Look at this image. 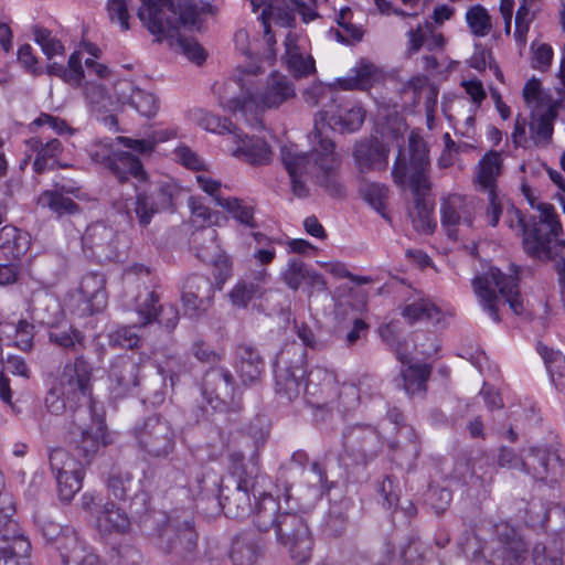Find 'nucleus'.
Listing matches in <instances>:
<instances>
[{
    "label": "nucleus",
    "instance_id": "11",
    "mask_svg": "<svg viewBox=\"0 0 565 565\" xmlns=\"http://www.w3.org/2000/svg\"><path fill=\"white\" fill-rule=\"evenodd\" d=\"M408 146L409 162L406 163L399 151L392 170L393 180L398 185H405L408 182V186H417L423 191L430 186L428 149L424 139L416 135H411Z\"/></svg>",
    "mask_w": 565,
    "mask_h": 565
},
{
    "label": "nucleus",
    "instance_id": "26",
    "mask_svg": "<svg viewBox=\"0 0 565 565\" xmlns=\"http://www.w3.org/2000/svg\"><path fill=\"white\" fill-rule=\"evenodd\" d=\"M135 191L136 201L134 211L142 226H147L150 223L154 212L172 209L173 206L174 186L171 184L160 186L154 202H150L146 190L142 189L141 185H135Z\"/></svg>",
    "mask_w": 565,
    "mask_h": 565
},
{
    "label": "nucleus",
    "instance_id": "58",
    "mask_svg": "<svg viewBox=\"0 0 565 565\" xmlns=\"http://www.w3.org/2000/svg\"><path fill=\"white\" fill-rule=\"evenodd\" d=\"M466 21L473 35H487L491 32V17L481 4H476L466 12Z\"/></svg>",
    "mask_w": 565,
    "mask_h": 565
},
{
    "label": "nucleus",
    "instance_id": "61",
    "mask_svg": "<svg viewBox=\"0 0 565 565\" xmlns=\"http://www.w3.org/2000/svg\"><path fill=\"white\" fill-rule=\"evenodd\" d=\"M84 475L55 476L57 493L61 501L68 503L73 500L74 495L82 489Z\"/></svg>",
    "mask_w": 565,
    "mask_h": 565
},
{
    "label": "nucleus",
    "instance_id": "43",
    "mask_svg": "<svg viewBox=\"0 0 565 565\" xmlns=\"http://www.w3.org/2000/svg\"><path fill=\"white\" fill-rule=\"evenodd\" d=\"M96 521L100 529L109 533L125 534L130 530L129 516L110 500L105 501V505Z\"/></svg>",
    "mask_w": 565,
    "mask_h": 565
},
{
    "label": "nucleus",
    "instance_id": "55",
    "mask_svg": "<svg viewBox=\"0 0 565 565\" xmlns=\"http://www.w3.org/2000/svg\"><path fill=\"white\" fill-rule=\"evenodd\" d=\"M106 483L107 490L114 499L125 501L132 491L134 477L129 471L113 468Z\"/></svg>",
    "mask_w": 565,
    "mask_h": 565
},
{
    "label": "nucleus",
    "instance_id": "13",
    "mask_svg": "<svg viewBox=\"0 0 565 565\" xmlns=\"http://www.w3.org/2000/svg\"><path fill=\"white\" fill-rule=\"evenodd\" d=\"M86 413L89 414L92 424L81 430L72 445L76 457L85 465H90L102 450L111 444V438L105 424L102 404L90 403V409Z\"/></svg>",
    "mask_w": 565,
    "mask_h": 565
},
{
    "label": "nucleus",
    "instance_id": "27",
    "mask_svg": "<svg viewBox=\"0 0 565 565\" xmlns=\"http://www.w3.org/2000/svg\"><path fill=\"white\" fill-rule=\"evenodd\" d=\"M60 563L56 565H87L96 562V554L75 530H66L58 548Z\"/></svg>",
    "mask_w": 565,
    "mask_h": 565
},
{
    "label": "nucleus",
    "instance_id": "9",
    "mask_svg": "<svg viewBox=\"0 0 565 565\" xmlns=\"http://www.w3.org/2000/svg\"><path fill=\"white\" fill-rule=\"evenodd\" d=\"M307 375V369L300 355L292 364L278 366L276 371V394L286 403L292 402L300 396L302 390V381ZM322 380L326 385L334 383V374L324 369H313L308 373V381L305 387L307 395L313 396L316 392H311V386L316 381Z\"/></svg>",
    "mask_w": 565,
    "mask_h": 565
},
{
    "label": "nucleus",
    "instance_id": "59",
    "mask_svg": "<svg viewBox=\"0 0 565 565\" xmlns=\"http://www.w3.org/2000/svg\"><path fill=\"white\" fill-rule=\"evenodd\" d=\"M30 552V541H19L17 546L12 548L2 547V551H0V565H31Z\"/></svg>",
    "mask_w": 565,
    "mask_h": 565
},
{
    "label": "nucleus",
    "instance_id": "44",
    "mask_svg": "<svg viewBox=\"0 0 565 565\" xmlns=\"http://www.w3.org/2000/svg\"><path fill=\"white\" fill-rule=\"evenodd\" d=\"M29 241L19 228L4 225L0 228V250L6 259L20 260L28 249Z\"/></svg>",
    "mask_w": 565,
    "mask_h": 565
},
{
    "label": "nucleus",
    "instance_id": "62",
    "mask_svg": "<svg viewBox=\"0 0 565 565\" xmlns=\"http://www.w3.org/2000/svg\"><path fill=\"white\" fill-rule=\"evenodd\" d=\"M35 522L42 536L46 542L55 544L56 550L58 548L60 541L64 537L66 530H72L71 527H63L61 524L44 515L36 516Z\"/></svg>",
    "mask_w": 565,
    "mask_h": 565
},
{
    "label": "nucleus",
    "instance_id": "60",
    "mask_svg": "<svg viewBox=\"0 0 565 565\" xmlns=\"http://www.w3.org/2000/svg\"><path fill=\"white\" fill-rule=\"evenodd\" d=\"M364 199L367 203L380 213L385 220L390 221L386 213L388 201V189L384 184L371 183L367 184L363 191Z\"/></svg>",
    "mask_w": 565,
    "mask_h": 565
},
{
    "label": "nucleus",
    "instance_id": "49",
    "mask_svg": "<svg viewBox=\"0 0 565 565\" xmlns=\"http://www.w3.org/2000/svg\"><path fill=\"white\" fill-rule=\"evenodd\" d=\"M13 507L0 505V551L2 547H14L19 541H29L15 520L12 519Z\"/></svg>",
    "mask_w": 565,
    "mask_h": 565
},
{
    "label": "nucleus",
    "instance_id": "47",
    "mask_svg": "<svg viewBox=\"0 0 565 565\" xmlns=\"http://www.w3.org/2000/svg\"><path fill=\"white\" fill-rule=\"evenodd\" d=\"M38 204L49 209L57 217L74 215L79 212V205L62 192L46 190L38 198Z\"/></svg>",
    "mask_w": 565,
    "mask_h": 565
},
{
    "label": "nucleus",
    "instance_id": "30",
    "mask_svg": "<svg viewBox=\"0 0 565 565\" xmlns=\"http://www.w3.org/2000/svg\"><path fill=\"white\" fill-rule=\"evenodd\" d=\"M353 156L361 172L382 170L387 166L388 149L379 139H365L355 145Z\"/></svg>",
    "mask_w": 565,
    "mask_h": 565
},
{
    "label": "nucleus",
    "instance_id": "7",
    "mask_svg": "<svg viewBox=\"0 0 565 565\" xmlns=\"http://www.w3.org/2000/svg\"><path fill=\"white\" fill-rule=\"evenodd\" d=\"M518 274L505 275L499 268L491 267L484 274L472 280V287L483 309L493 321L499 322L500 303H509L515 315L523 311V302L520 298Z\"/></svg>",
    "mask_w": 565,
    "mask_h": 565
},
{
    "label": "nucleus",
    "instance_id": "45",
    "mask_svg": "<svg viewBox=\"0 0 565 565\" xmlns=\"http://www.w3.org/2000/svg\"><path fill=\"white\" fill-rule=\"evenodd\" d=\"M556 117L557 109L554 106L547 107L543 113L532 115L529 126L531 138L535 145H548L551 142Z\"/></svg>",
    "mask_w": 565,
    "mask_h": 565
},
{
    "label": "nucleus",
    "instance_id": "53",
    "mask_svg": "<svg viewBox=\"0 0 565 565\" xmlns=\"http://www.w3.org/2000/svg\"><path fill=\"white\" fill-rule=\"evenodd\" d=\"M402 316L413 324L417 321H438L440 310L428 299H418L404 307Z\"/></svg>",
    "mask_w": 565,
    "mask_h": 565
},
{
    "label": "nucleus",
    "instance_id": "18",
    "mask_svg": "<svg viewBox=\"0 0 565 565\" xmlns=\"http://www.w3.org/2000/svg\"><path fill=\"white\" fill-rule=\"evenodd\" d=\"M82 244L83 248L99 263L114 262L119 257L118 234L103 222L87 226L82 236Z\"/></svg>",
    "mask_w": 565,
    "mask_h": 565
},
{
    "label": "nucleus",
    "instance_id": "1",
    "mask_svg": "<svg viewBox=\"0 0 565 565\" xmlns=\"http://www.w3.org/2000/svg\"><path fill=\"white\" fill-rule=\"evenodd\" d=\"M333 105L329 110H320L315 118V128L309 135L312 149L301 152L295 146H282L280 157L291 182L296 196L306 198L309 194L306 180L311 179L332 198H344L345 186L341 180L340 158L334 152V142L322 136L318 121H327L328 126L341 134L359 130L365 119V110L356 102H345Z\"/></svg>",
    "mask_w": 565,
    "mask_h": 565
},
{
    "label": "nucleus",
    "instance_id": "22",
    "mask_svg": "<svg viewBox=\"0 0 565 565\" xmlns=\"http://www.w3.org/2000/svg\"><path fill=\"white\" fill-rule=\"evenodd\" d=\"M202 393L210 404L214 401L216 402V405L213 406L214 408L230 404H233L236 409L241 408L234 401V379L226 369L212 367L207 370L202 381Z\"/></svg>",
    "mask_w": 565,
    "mask_h": 565
},
{
    "label": "nucleus",
    "instance_id": "17",
    "mask_svg": "<svg viewBox=\"0 0 565 565\" xmlns=\"http://www.w3.org/2000/svg\"><path fill=\"white\" fill-rule=\"evenodd\" d=\"M522 468L534 480L548 484L556 483L564 471L559 455L547 447H531L522 457Z\"/></svg>",
    "mask_w": 565,
    "mask_h": 565
},
{
    "label": "nucleus",
    "instance_id": "37",
    "mask_svg": "<svg viewBox=\"0 0 565 565\" xmlns=\"http://www.w3.org/2000/svg\"><path fill=\"white\" fill-rule=\"evenodd\" d=\"M414 195V211L411 212L413 225L417 231L431 233L436 227L433 218V203L427 199L430 186L419 191L417 186H409Z\"/></svg>",
    "mask_w": 565,
    "mask_h": 565
},
{
    "label": "nucleus",
    "instance_id": "40",
    "mask_svg": "<svg viewBox=\"0 0 565 565\" xmlns=\"http://www.w3.org/2000/svg\"><path fill=\"white\" fill-rule=\"evenodd\" d=\"M238 370L242 381L252 384L259 380L265 363L259 353L249 345H239L236 350Z\"/></svg>",
    "mask_w": 565,
    "mask_h": 565
},
{
    "label": "nucleus",
    "instance_id": "34",
    "mask_svg": "<svg viewBox=\"0 0 565 565\" xmlns=\"http://www.w3.org/2000/svg\"><path fill=\"white\" fill-rule=\"evenodd\" d=\"M383 78V72L373 63L361 60L345 77L339 78L338 84L342 89H369Z\"/></svg>",
    "mask_w": 565,
    "mask_h": 565
},
{
    "label": "nucleus",
    "instance_id": "52",
    "mask_svg": "<svg viewBox=\"0 0 565 565\" xmlns=\"http://www.w3.org/2000/svg\"><path fill=\"white\" fill-rule=\"evenodd\" d=\"M105 277L99 273H88L81 281L79 289L84 297L97 306V310L106 305Z\"/></svg>",
    "mask_w": 565,
    "mask_h": 565
},
{
    "label": "nucleus",
    "instance_id": "46",
    "mask_svg": "<svg viewBox=\"0 0 565 565\" xmlns=\"http://www.w3.org/2000/svg\"><path fill=\"white\" fill-rule=\"evenodd\" d=\"M502 157L498 151L486 153L478 164L477 180L483 190H495L497 178L501 174Z\"/></svg>",
    "mask_w": 565,
    "mask_h": 565
},
{
    "label": "nucleus",
    "instance_id": "38",
    "mask_svg": "<svg viewBox=\"0 0 565 565\" xmlns=\"http://www.w3.org/2000/svg\"><path fill=\"white\" fill-rule=\"evenodd\" d=\"M215 8L202 0L179 4V28L184 26L190 32H202L206 15H213Z\"/></svg>",
    "mask_w": 565,
    "mask_h": 565
},
{
    "label": "nucleus",
    "instance_id": "39",
    "mask_svg": "<svg viewBox=\"0 0 565 565\" xmlns=\"http://www.w3.org/2000/svg\"><path fill=\"white\" fill-rule=\"evenodd\" d=\"M280 503L271 495L264 493L252 509L253 522L259 532L274 530L281 513Z\"/></svg>",
    "mask_w": 565,
    "mask_h": 565
},
{
    "label": "nucleus",
    "instance_id": "12",
    "mask_svg": "<svg viewBox=\"0 0 565 565\" xmlns=\"http://www.w3.org/2000/svg\"><path fill=\"white\" fill-rule=\"evenodd\" d=\"M132 434L138 448L150 457H166L174 448L173 426L160 415L147 417L136 424Z\"/></svg>",
    "mask_w": 565,
    "mask_h": 565
},
{
    "label": "nucleus",
    "instance_id": "57",
    "mask_svg": "<svg viewBox=\"0 0 565 565\" xmlns=\"http://www.w3.org/2000/svg\"><path fill=\"white\" fill-rule=\"evenodd\" d=\"M85 95L92 106V110L96 114L108 113L115 109V102L100 84L88 82L85 86Z\"/></svg>",
    "mask_w": 565,
    "mask_h": 565
},
{
    "label": "nucleus",
    "instance_id": "50",
    "mask_svg": "<svg viewBox=\"0 0 565 565\" xmlns=\"http://www.w3.org/2000/svg\"><path fill=\"white\" fill-rule=\"evenodd\" d=\"M47 73L61 77L71 85H81L85 77L81 52L75 51L71 54L67 66L58 63L50 64L47 66Z\"/></svg>",
    "mask_w": 565,
    "mask_h": 565
},
{
    "label": "nucleus",
    "instance_id": "36",
    "mask_svg": "<svg viewBox=\"0 0 565 565\" xmlns=\"http://www.w3.org/2000/svg\"><path fill=\"white\" fill-rule=\"evenodd\" d=\"M228 471L236 486L254 489L259 472L257 455L246 460L242 452L232 451L228 455Z\"/></svg>",
    "mask_w": 565,
    "mask_h": 565
},
{
    "label": "nucleus",
    "instance_id": "21",
    "mask_svg": "<svg viewBox=\"0 0 565 565\" xmlns=\"http://www.w3.org/2000/svg\"><path fill=\"white\" fill-rule=\"evenodd\" d=\"M269 280L270 274L265 267L249 270L228 291L231 305L237 309H245L252 301L262 299L267 292L266 285Z\"/></svg>",
    "mask_w": 565,
    "mask_h": 565
},
{
    "label": "nucleus",
    "instance_id": "23",
    "mask_svg": "<svg viewBox=\"0 0 565 565\" xmlns=\"http://www.w3.org/2000/svg\"><path fill=\"white\" fill-rule=\"evenodd\" d=\"M140 365V359L128 354L118 355L113 360L108 376L117 397H122L139 386Z\"/></svg>",
    "mask_w": 565,
    "mask_h": 565
},
{
    "label": "nucleus",
    "instance_id": "54",
    "mask_svg": "<svg viewBox=\"0 0 565 565\" xmlns=\"http://www.w3.org/2000/svg\"><path fill=\"white\" fill-rule=\"evenodd\" d=\"M542 0H521L515 13L514 35H526L530 32V25L542 11Z\"/></svg>",
    "mask_w": 565,
    "mask_h": 565
},
{
    "label": "nucleus",
    "instance_id": "64",
    "mask_svg": "<svg viewBox=\"0 0 565 565\" xmlns=\"http://www.w3.org/2000/svg\"><path fill=\"white\" fill-rule=\"evenodd\" d=\"M179 49L192 63L201 66L207 58V51L194 38H179Z\"/></svg>",
    "mask_w": 565,
    "mask_h": 565
},
{
    "label": "nucleus",
    "instance_id": "3",
    "mask_svg": "<svg viewBox=\"0 0 565 565\" xmlns=\"http://www.w3.org/2000/svg\"><path fill=\"white\" fill-rule=\"evenodd\" d=\"M93 367L79 354L73 363L64 366L62 375L47 391L44 405L53 415L66 412L75 413L83 406V412L90 409V403H98L92 395Z\"/></svg>",
    "mask_w": 565,
    "mask_h": 565
},
{
    "label": "nucleus",
    "instance_id": "56",
    "mask_svg": "<svg viewBox=\"0 0 565 565\" xmlns=\"http://www.w3.org/2000/svg\"><path fill=\"white\" fill-rule=\"evenodd\" d=\"M216 204L230 212L237 221L249 227H255L254 207L237 198L216 196Z\"/></svg>",
    "mask_w": 565,
    "mask_h": 565
},
{
    "label": "nucleus",
    "instance_id": "15",
    "mask_svg": "<svg viewBox=\"0 0 565 565\" xmlns=\"http://www.w3.org/2000/svg\"><path fill=\"white\" fill-rule=\"evenodd\" d=\"M343 456L353 463H366L377 456L382 441L377 430L370 425H352L342 434Z\"/></svg>",
    "mask_w": 565,
    "mask_h": 565
},
{
    "label": "nucleus",
    "instance_id": "10",
    "mask_svg": "<svg viewBox=\"0 0 565 565\" xmlns=\"http://www.w3.org/2000/svg\"><path fill=\"white\" fill-rule=\"evenodd\" d=\"M288 504V510L280 513L275 526L278 542L288 547L291 558L296 563H305L311 556L312 537L303 516Z\"/></svg>",
    "mask_w": 565,
    "mask_h": 565
},
{
    "label": "nucleus",
    "instance_id": "4",
    "mask_svg": "<svg viewBox=\"0 0 565 565\" xmlns=\"http://www.w3.org/2000/svg\"><path fill=\"white\" fill-rule=\"evenodd\" d=\"M154 145L151 140L119 136L109 147L102 145L100 150L90 156L95 162L107 168L118 182L126 183L132 178L137 182L135 185L142 186L148 182V173L139 154H150Z\"/></svg>",
    "mask_w": 565,
    "mask_h": 565
},
{
    "label": "nucleus",
    "instance_id": "33",
    "mask_svg": "<svg viewBox=\"0 0 565 565\" xmlns=\"http://www.w3.org/2000/svg\"><path fill=\"white\" fill-rule=\"evenodd\" d=\"M25 145L30 151L35 153L33 170L38 174L54 169L56 159L63 152L62 142L56 138L43 142L40 138L33 137L28 139Z\"/></svg>",
    "mask_w": 565,
    "mask_h": 565
},
{
    "label": "nucleus",
    "instance_id": "8",
    "mask_svg": "<svg viewBox=\"0 0 565 565\" xmlns=\"http://www.w3.org/2000/svg\"><path fill=\"white\" fill-rule=\"evenodd\" d=\"M249 2L254 12L263 8L260 20L265 35H270L273 26L294 28L296 11L305 23L318 18L315 10L316 0H249Z\"/></svg>",
    "mask_w": 565,
    "mask_h": 565
},
{
    "label": "nucleus",
    "instance_id": "14",
    "mask_svg": "<svg viewBox=\"0 0 565 565\" xmlns=\"http://www.w3.org/2000/svg\"><path fill=\"white\" fill-rule=\"evenodd\" d=\"M129 511L134 519L146 527L152 526L151 535L158 539V545L167 553H171L174 548V537L177 532L170 523V519L166 512L150 511L149 494L145 491L134 493L129 504Z\"/></svg>",
    "mask_w": 565,
    "mask_h": 565
},
{
    "label": "nucleus",
    "instance_id": "6",
    "mask_svg": "<svg viewBox=\"0 0 565 565\" xmlns=\"http://www.w3.org/2000/svg\"><path fill=\"white\" fill-rule=\"evenodd\" d=\"M536 209L539 214L527 220H524L518 210H511L509 214L516 217L522 228V246L526 255L547 262L553 258L552 243L554 237L562 234V224L552 204L539 203Z\"/></svg>",
    "mask_w": 565,
    "mask_h": 565
},
{
    "label": "nucleus",
    "instance_id": "16",
    "mask_svg": "<svg viewBox=\"0 0 565 565\" xmlns=\"http://www.w3.org/2000/svg\"><path fill=\"white\" fill-rule=\"evenodd\" d=\"M527 555V544L508 523L495 525V540L489 562L492 565H522Z\"/></svg>",
    "mask_w": 565,
    "mask_h": 565
},
{
    "label": "nucleus",
    "instance_id": "5",
    "mask_svg": "<svg viewBox=\"0 0 565 565\" xmlns=\"http://www.w3.org/2000/svg\"><path fill=\"white\" fill-rule=\"evenodd\" d=\"M252 78L249 77V83L244 87L239 86L244 93L242 98L227 97L225 93L231 83L225 84L224 93H218L220 106L233 114L241 113L247 118V115L254 113V110L278 108L296 97L295 84L284 74L271 73L265 86L256 92L252 90Z\"/></svg>",
    "mask_w": 565,
    "mask_h": 565
},
{
    "label": "nucleus",
    "instance_id": "2",
    "mask_svg": "<svg viewBox=\"0 0 565 565\" xmlns=\"http://www.w3.org/2000/svg\"><path fill=\"white\" fill-rule=\"evenodd\" d=\"M190 500L182 510L200 509L204 513H214L220 509L231 519H244L252 513L250 492L253 488L236 486L222 487V476L213 470L196 471L194 479L182 487Z\"/></svg>",
    "mask_w": 565,
    "mask_h": 565
},
{
    "label": "nucleus",
    "instance_id": "19",
    "mask_svg": "<svg viewBox=\"0 0 565 565\" xmlns=\"http://www.w3.org/2000/svg\"><path fill=\"white\" fill-rule=\"evenodd\" d=\"M137 15L152 35H169L177 29L173 0H139Z\"/></svg>",
    "mask_w": 565,
    "mask_h": 565
},
{
    "label": "nucleus",
    "instance_id": "28",
    "mask_svg": "<svg viewBox=\"0 0 565 565\" xmlns=\"http://www.w3.org/2000/svg\"><path fill=\"white\" fill-rule=\"evenodd\" d=\"M396 359L402 363L401 376L405 392L409 396L425 394L431 366L427 363H411L408 354L401 349L396 350Z\"/></svg>",
    "mask_w": 565,
    "mask_h": 565
},
{
    "label": "nucleus",
    "instance_id": "35",
    "mask_svg": "<svg viewBox=\"0 0 565 565\" xmlns=\"http://www.w3.org/2000/svg\"><path fill=\"white\" fill-rule=\"evenodd\" d=\"M260 555L257 536L253 532H242L232 540L230 558L234 565H254Z\"/></svg>",
    "mask_w": 565,
    "mask_h": 565
},
{
    "label": "nucleus",
    "instance_id": "48",
    "mask_svg": "<svg viewBox=\"0 0 565 565\" xmlns=\"http://www.w3.org/2000/svg\"><path fill=\"white\" fill-rule=\"evenodd\" d=\"M191 243L195 248L196 257L207 264L214 259L215 255L222 250L217 241V232L214 228H204L193 233Z\"/></svg>",
    "mask_w": 565,
    "mask_h": 565
},
{
    "label": "nucleus",
    "instance_id": "20",
    "mask_svg": "<svg viewBox=\"0 0 565 565\" xmlns=\"http://www.w3.org/2000/svg\"><path fill=\"white\" fill-rule=\"evenodd\" d=\"M247 46L243 53L249 60L248 64L237 68L235 83L238 86H245L249 83V77H255L263 72L260 62L271 63L276 57L275 38H246Z\"/></svg>",
    "mask_w": 565,
    "mask_h": 565
},
{
    "label": "nucleus",
    "instance_id": "24",
    "mask_svg": "<svg viewBox=\"0 0 565 565\" xmlns=\"http://www.w3.org/2000/svg\"><path fill=\"white\" fill-rule=\"evenodd\" d=\"M441 225L449 237H457L459 226L470 228L473 223V205L470 200L460 194H450L440 203Z\"/></svg>",
    "mask_w": 565,
    "mask_h": 565
},
{
    "label": "nucleus",
    "instance_id": "51",
    "mask_svg": "<svg viewBox=\"0 0 565 565\" xmlns=\"http://www.w3.org/2000/svg\"><path fill=\"white\" fill-rule=\"evenodd\" d=\"M537 351L545 362L555 387L558 391L565 390V356L542 343L537 344Z\"/></svg>",
    "mask_w": 565,
    "mask_h": 565
},
{
    "label": "nucleus",
    "instance_id": "25",
    "mask_svg": "<svg viewBox=\"0 0 565 565\" xmlns=\"http://www.w3.org/2000/svg\"><path fill=\"white\" fill-rule=\"evenodd\" d=\"M54 313L50 318H41L40 322L49 327V340L51 343L60 347L63 350H67L74 353H78L85 349L86 338L78 329L66 326H60V319L63 318V311L61 307L53 301Z\"/></svg>",
    "mask_w": 565,
    "mask_h": 565
},
{
    "label": "nucleus",
    "instance_id": "41",
    "mask_svg": "<svg viewBox=\"0 0 565 565\" xmlns=\"http://www.w3.org/2000/svg\"><path fill=\"white\" fill-rule=\"evenodd\" d=\"M281 279L292 290H298L305 281L312 286L324 285L322 277L309 269L299 258L289 259L287 267L281 273Z\"/></svg>",
    "mask_w": 565,
    "mask_h": 565
},
{
    "label": "nucleus",
    "instance_id": "42",
    "mask_svg": "<svg viewBox=\"0 0 565 565\" xmlns=\"http://www.w3.org/2000/svg\"><path fill=\"white\" fill-rule=\"evenodd\" d=\"M199 534L195 530L193 519H184L182 524H179V556L188 565H193L200 559L199 551Z\"/></svg>",
    "mask_w": 565,
    "mask_h": 565
},
{
    "label": "nucleus",
    "instance_id": "31",
    "mask_svg": "<svg viewBox=\"0 0 565 565\" xmlns=\"http://www.w3.org/2000/svg\"><path fill=\"white\" fill-rule=\"evenodd\" d=\"M284 60L288 71L295 78H303L316 73V62L306 50L298 44V38H286Z\"/></svg>",
    "mask_w": 565,
    "mask_h": 565
},
{
    "label": "nucleus",
    "instance_id": "29",
    "mask_svg": "<svg viewBox=\"0 0 565 565\" xmlns=\"http://www.w3.org/2000/svg\"><path fill=\"white\" fill-rule=\"evenodd\" d=\"M233 141L236 145V148L232 151L234 157L253 166L269 163L271 151L267 142L262 138H249L243 136L237 130L233 136Z\"/></svg>",
    "mask_w": 565,
    "mask_h": 565
},
{
    "label": "nucleus",
    "instance_id": "32",
    "mask_svg": "<svg viewBox=\"0 0 565 565\" xmlns=\"http://www.w3.org/2000/svg\"><path fill=\"white\" fill-rule=\"evenodd\" d=\"M209 281L203 276H193L186 287L189 291H184L181 301L183 316L191 320H200L203 318L212 306V297L200 298L199 295L192 291L193 288L200 290L201 287H207Z\"/></svg>",
    "mask_w": 565,
    "mask_h": 565
},
{
    "label": "nucleus",
    "instance_id": "63",
    "mask_svg": "<svg viewBox=\"0 0 565 565\" xmlns=\"http://www.w3.org/2000/svg\"><path fill=\"white\" fill-rule=\"evenodd\" d=\"M138 328L120 327L109 334V343L113 347H120L125 349L138 348L141 342V337L137 333Z\"/></svg>",
    "mask_w": 565,
    "mask_h": 565
}]
</instances>
